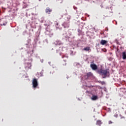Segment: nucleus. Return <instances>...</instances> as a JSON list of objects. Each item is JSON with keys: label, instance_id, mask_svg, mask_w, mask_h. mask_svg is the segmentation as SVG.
<instances>
[{"label": "nucleus", "instance_id": "4be33fe9", "mask_svg": "<svg viewBox=\"0 0 126 126\" xmlns=\"http://www.w3.org/2000/svg\"><path fill=\"white\" fill-rule=\"evenodd\" d=\"M91 63H94V62H91Z\"/></svg>", "mask_w": 126, "mask_h": 126}, {"label": "nucleus", "instance_id": "412c9836", "mask_svg": "<svg viewBox=\"0 0 126 126\" xmlns=\"http://www.w3.org/2000/svg\"><path fill=\"white\" fill-rule=\"evenodd\" d=\"M43 62H44V60H41V63H43Z\"/></svg>", "mask_w": 126, "mask_h": 126}, {"label": "nucleus", "instance_id": "4468645a", "mask_svg": "<svg viewBox=\"0 0 126 126\" xmlns=\"http://www.w3.org/2000/svg\"><path fill=\"white\" fill-rule=\"evenodd\" d=\"M44 20H45V18L44 17H41L39 20L41 23H43L44 22Z\"/></svg>", "mask_w": 126, "mask_h": 126}, {"label": "nucleus", "instance_id": "a878e982", "mask_svg": "<svg viewBox=\"0 0 126 126\" xmlns=\"http://www.w3.org/2000/svg\"><path fill=\"white\" fill-rule=\"evenodd\" d=\"M50 37H51V35L49 34Z\"/></svg>", "mask_w": 126, "mask_h": 126}, {"label": "nucleus", "instance_id": "dca6fc26", "mask_svg": "<svg viewBox=\"0 0 126 126\" xmlns=\"http://www.w3.org/2000/svg\"><path fill=\"white\" fill-rule=\"evenodd\" d=\"M58 17H59L60 19H61V18H63V15H61V14H59L58 15Z\"/></svg>", "mask_w": 126, "mask_h": 126}, {"label": "nucleus", "instance_id": "39448f33", "mask_svg": "<svg viewBox=\"0 0 126 126\" xmlns=\"http://www.w3.org/2000/svg\"><path fill=\"white\" fill-rule=\"evenodd\" d=\"M52 11H53V10L49 7L46 8V9H45L46 13H48V14H50Z\"/></svg>", "mask_w": 126, "mask_h": 126}, {"label": "nucleus", "instance_id": "1a4fd4ad", "mask_svg": "<svg viewBox=\"0 0 126 126\" xmlns=\"http://www.w3.org/2000/svg\"><path fill=\"white\" fill-rule=\"evenodd\" d=\"M102 124H103V123L102 122V121H101V120H97L96 121V125H97V126H101V125H102Z\"/></svg>", "mask_w": 126, "mask_h": 126}, {"label": "nucleus", "instance_id": "2eb2a0df", "mask_svg": "<svg viewBox=\"0 0 126 126\" xmlns=\"http://www.w3.org/2000/svg\"><path fill=\"white\" fill-rule=\"evenodd\" d=\"M87 75L88 77H90V76H92V73L91 72L87 73Z\"/></svg>", "mask_w": 126, "mask_h": 126}, {"label": "nucleus", "instance_id": "9d476101", "mask_svg": "<svg viewBox=\"0 0 126 126\" xmlns=\"http://www.w3.org/2000/svg\"><path fill=\"white\" fill-rule=\"evenodd\" d=\"M83 51H86V52H88V51H90V47H86L83 49Z\"/></svg>", "mask_w": 126, "mask_h": 126}, {"label": "nucleus", "instance_id": "aec40b11", "mask_svg": "<svg viewBox=\"0 0 126 126\" xmlns=\"http://www.w3.org/2000/svg\"><path fill=\"white\" fill-rule=\"evenodd\" d=\"M116 43H117V44L118 45H119V44H120V43H119V41H117Z\"/></svg>", "mask_w": 126, "mask_h": 126}, {"label": "nucleus", "instance_id": "0eeeda50", "mask_svg": "<svg viewBox=\"0 0 126 126\" xmlns=\"http://www.w3.org/2000/svg\"><path fill=\"white\" fill-rule=\"evenodd\" d=\"M108 43V41L107 40H103L102 39L100 41V44L102 45V46H104V45H106Z\"/></svg>", "mask_w": 126, "mask_h": 126}, {"label": "nucleus", "instance_id": "5701e85b", "mask_svg": "<svg viewBox=\"0 0 126 126\" xmlns=\"http://www.w3.org/2000/svg\"><path fill=\"white\" fill-rule=\"evenodd\" d=\"M73 52L72 51L71 52V53L70 54V55H71Z\"/></svg>", "mask_w": 126, "mask_h": 126}, {"label": "nucleus", "instance_id": "7ed1b4c3", "mask_svg": "<svg viewBox=\"0 0 126 126\" xmlns=\"http://www.w3.org/2000/svg\"><path fill=\"white\" fill-rule=\"evenodd\" d=\"M69 20H67V22H64L62 25L63 26L64 28H68V27H69Z\"/></svg>", "mask_w": 126, "mask_h": 126}, {"label": "nucleus", "instance_id": "bb28decb", "mask_svg": "<svg viewBox=\"0 0 126 126\" xmlns=\"http://www.w3.org/2000/svg\"><path fill=\"white\" fill-rule=\"evenodd\" d=\"M52 36H53V34H51Z\"/></svg>", "mask_w": 126, "mask_h": 126}, {"label": "nucleus", "instance_id": "f03ea898", "mask_svg": "<svg viewBox=\"0 0 126 126\" xmlns=\"http://www.w3.org/2000/svg\"><path fill=\"white\" fill-rule=\"evenodd\" d=\"M32 87L33 88H37V86H38V81L37 79L33 78L32 80Z\"/></svg>", "mask_w": 126, "mask_h": 126}, {"label": "nucleus", "instance_id": "cd10ccee", "mask_svg": "<svg viewBox=\"0 0 126 126\" xmlns=\"http://www.w3.org/2000/svg\"><path fill=\"white\" fill-rule=\"evenodd\" d=\"M33 51H34V50H32V51L33 52Z\"/></svg>", "mask_w": 126, "mask_h": 126}, {"label": "nucleus", "instance_id": "f8f14e48", "mask_svg": "<svg viewBox=\"0 0 126 126\" xmlns=\"http://www.w3.org/2000/svg\"><path fill=\"white\" fill-rule=\"evenodd\" d=\"M63 59H65L63 60L64 62H66L68 61L67 59L68 58V56H62Z\"/></svg>", "mask_w": 126, "mask_h": 126}, {"label": "nucleus", "instance_id": "f3484780", "mask_svg": "<svg viewBox=\"0 0 126 126\" xmlns=\"http://www.w3.org/2000/svg\"><path fill=\"white\" fill-rule=\"evenodd\" d=\"M7 23V22H5V23L1 24L0 25H1V26H2V25H3L4 26H5V25H6Z\"/></svg>", "mask_w": 126, "mask_h": 126}, {"label": "nucleus", "instance_id": "6e6552de", "mask_svg": "<svg viewBox=\"0 0 126 126\" xmlns=\"http://www.w3.org/2000/svg\"><path fill=\"white\" fill-rule=\"evenodd\" d=\"M78 36H80V35H83L84 34V32H82V30H81L80 29H78Z\"/></svg>", "mask_w": 126, "mask_h": 126}, {"label": "nucleus", "instance_id": "b1692460", "mask_svg": "<svg viewBox=\"0 0 126 126\" xmlns=\"http://www.w3.org/2000/svg\"><path fill=\"white\" fill-rule=\"evenodd\" d=\"M56 25H59V23L56 24Z\"/></svg>", "mask_w": 126, "mask_h": 126}, {"label": "nucleus", "instance_id": "393cba45", "mask_svg": "<svg viewBox=\"0 0 126 126\" xmlns=\"http://www.w3.org/2000/svg\"><path fill=\"white\" fill-rule=\"evenodd\" d=\"M41 0H39V1H41Z\"/></svg>", "mask_w": 126, "mask_h": 126}, {"label": "nucleus", "instance_id": "c85d7f7f", "mask_svg": "<svg viewBox=\"0 0 126 126\" xmlns=\"http://www.w3.org/2000/svg\"><path fill=\"white\" fill-rule=\"evenodd\" d=\"M32 31H33V30H32Z\"/></svg>", "mask_w": 126, "mask_h": 126}, {"label": "nucleus", "instance_id": "ddd939ff", "mask_svg": "<svg viewBox=\"0 0 126 126\" xmlns=\"http://www.w3.org/2000/svg\"><path fill=\"white\" fill-rule=\"evenodd\" d=\"M97 99H98V97L96 95H93V96L92 97V99L93 100H97Z\"/></svg>", "mask_w": 126, "mask_h": 126}, {"label": "nucleus", "instance_id": "6ab92c4d", "mask_svg": "<svg viewBox=\"0 0 126 126\" xmlns=\"http://www.w3.org/2000/svg\"><path fill=\"white\" fill-rule=\"evenodd\" d=\"M109 125H111V124H113V122H112V121H109L108 122Z\"/></svg>", "mask_w": 126, "mask_h": 126}, {"label": "nucleus", "instance_id": "a211bd4d", "mask_svg": "<svg viewBox=\"0 0 126 126\" xmlns=\"http://www.w3.org/2000/svg\"><path fill=\"white\" fill-rule=\"evenodd\" d=\"M64 37H65V38H66V39H69V37L67 35H65Z\"/></svg>", "mask_w": 126, "mask_h": 126}, {"label": "nucleus", "instance_id": "20e7f679", "mask_svg": "<svg viewBox=\"0 0 126 126\" xmlns=\"http://www.w3.org/2000/svg\"><path fill=\"white\" fill-rule=\"evenodd\" d=\"M91 67L92 68V69L93 70H96V69H97V68H98L97 65H96L95 64H91Z\"/></svg>", "mask_w": 126, "mask_h": 126}, {"label": "nucleus", "instance_id": "9b49d317", "mask_svg": "<svg viewBox=\"0 0 126 126\" xmlns=\"http://www.w3.org/2000/svg\"><path fill=\"white\" fill-rule=\"evenodd\" d=\"M123 60H126V52H123Z\"/></svg>", "mask_w": 126, "mask_h": 126}, {"label": "nucleus", "instance_id": "f257e3e1", "mask_svg": "<svg viewBox=\"0 0 126 126\" xmlns=\"http://www.w3.org/2000/svg\"><path fill=\"white\" fill-rule=\"evenodd\" d=\"M97 72L100 75H102L105 77H107V75H109L110 74V72L109 71V69H100L97 70Z\"/></svg>", "mask_w": 126, "mask_h": 126}, {"label": "nucleus", "instance_id": "423d86ee", "mask_svg": "<svg viewBox=\"0 0 126 126\" xmlns=\"http://www.w3.org/2000/svg\"><path fill=\"white\" fill-rule=\"evenodd\" d=\"M55 45H59L61 46L62 45H63V43L61 41V40H57L55 42Z\"/></svg>", "mask_w": 126, "mask_h": 126}]
</instances>
